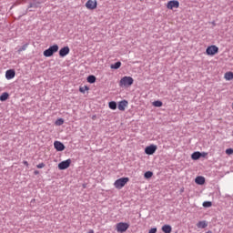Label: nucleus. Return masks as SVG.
<instances>
[{"label": "nucleus", "instance_id": "obj_1", "mask_svg": "<svg viewBox=\"0 0 233 233\" xmlns=\"http://www.w3.org/2000/svg\"><path fill=\"white\" fill-rule=\"evenodd\" d=\"M134 82H135V80L131 76H124L121 78V80L119 82V86L128 87V86H131L132 85H134Z\"/></svg>", "mask_w": 233, "mask_h": 233}, {"label": "nucleus", "instance_id": "obj_2", "mask_svg": "<svg viewBox=\"0 0 233 233\" xmlns=\"http://www.w3.org/2000/svg\"><path fill=\"white\" fill-rule=\"evenodd\" d=\"M59 50V46L54 45L49 46L48 49L44 51V56L45 57H51L54 56L55 53H56Z\"/></svg>", "mask_w": 233, "mask_h": 233}, {"label": "nucleus", "instance_id": "obj_3", "mask_svg": "<svg viewBox=\"0 0 233 233\" xmlns=\"http://www.w3.org/2000/svg\"><path fill=\"white\" fill-rule=\"evenodd\" d=\"M128 181V177L118 178L116 181H115L114 186L116 187V189H121L127 184Z\"/></svg>", "mask_w": 233, "mask_h": 233}, {"label": "nucleus", "instance_id": "obj_4", "mask_svg": "<svg viewBox=\"0 0 233 233\" xmlns=\"http://www.w3.org/2000/svg\"><path fill=\"white\" fill-rule=\"evenodd\" d=\"M129 228V224L126 222H119L116 224V232L125 233Z\"/></svg>", "mask_w": 233, "mask_h": 233}, {"label": "nucleus", "instance_id": "obj_5", "mask_svg": "<svg viewBox=\"0 0 233 233\" xmlns=\"http://www.w3.org/2000/svg\"><path fill=\"white\" fill-rule=\"evenodd\" d=\"M157 150V146L156 145H150L148 147H146L145 148V154L147 156H153Z\"/></svg>", "mask_w": 233, "mask_h": 233}, {"label": "nucleus", "instance_id": "obj_6", "mask_svg": "<svg viewBox=\"0 0 233 233\" xmlns=\"http://www.w3.org/2000/svg\"><path fill=\"white\" fill-rule=\"evenodd\" d=\"M72 164L71 158H67V160L61 161L58 164L59 170H66V168L70 167V165Z\"/></svg>", "mask_w": 233, "mask_h": 233}, {"label": "nucleus", "instance_id": "obj_7", "mask_svg": "<svg viewBox=\"0 0 233 233\" xmlns=\"http://www.w3.org/2000/svg\"><path fill=\"white\" fill-rule=\"evenodd\" d=\"M219 52V48L217 46H210L207 48L206 53L208 56H215Z\"/></svg>", "mask_w": 233, "mask_h": 233}, {"label": "nucleus", "instance_id": "obj_8", "mask_svg": "<svg viewBox=\"0 0 233 233\" xmlns=\"http://www.w3.org/2000/svg\"><path fill=\"white\" fill-rule=\"evenodd\" d=\"M54 146L57 152H62L66 149L65 145L61 141H58V140H56L54 142Z\"/></svg>", "mask_w": 233, "mask_h": 233}, {"label": "nucleus", "instance_id": "obj_9", "mask_svg": "<svg viewBox=\"0 0 233 233\" xmlns=\"http://www.w3.org/2000/svg\"><path fill=\"white\" fill-rule=\"evenodd\" d=\"M68 54H70V47L65 46L59 50V56L66 57Z\"/></svg>", "mask_w": 233, "mask_h": 233}, {"label": "nucleus", "instance_id": "obj_10", "mask_svg": "<svg viewBox=\"0 0 233 233\" xmlns=\"http://www.w3.org/2000/svg\"><path fill=\"white\" fill-rule=\"evenodd\" d=\"M167 8L168 9L179 8V2L176 0L169 1L167 5Z\"/></svg>", "mask_w": 233, "mask_h": 233}, {"label": "nucleus", "instance_id": "obj_11", "mask_svg": "<svg viewBox=\"0 0 233 233\" xmlns=\"http://www.w3.org/2000/svg\"><path fill=\"white\" fill-rule=\"evenodd\" d=\"M40 5H41V3L39 1L30 0L27 8H39Z\"/></svg>", "mask_w": 233, "mask_h": 233}, {"label": "nucleus", "instance_id": "obj_12", "mask_svg": "<svg viewBox=\"0 0 233 233\" xmlns=\"http://www.w3.org/2000/svg\"><path fill=\"white\" fill-rule=\"evenodd\" d=\"M86 8L93 10L96 9L97 6V3L96 1H93V0H88L87 3L86 4Z\"/></svg>", "mask_w": 233, "mask_h": 233}, {"label": "nucleus", "instance_id": "obj_13", "mask_svg": "<svg viewBox=\"0 0 233 233\" xmlns=\"http://www.w3.org/2000/svg\"><path fill=\"white\" fill-rule=\"evenodd\" d=\"M15 76V70L9 69V70L5 71V78H6L7 80H11V79H13Z\"/></svg>", "mask_w": 233, "mask_h": 233}, {"label": "nucleus", "instance_id": "obj_14", "mask_svg": "<svg viewBox=\"0 0 233 233\" xmlns=\"http://www.w3.org/2000/svg\"><path fill=\"white\" fill-rule=\"evenodd\" d=\"M127 106H128V101L127 100H121L118 103V109L120 111H125Z\"/></svg>", "mask_w": 233, "mask_h": 233}, {"label": "nucleus", "instance_id": "obj_15", "mask_svg": "<svg viewBox=\"0 0 233 233\" xmlns=\"http://www.w3.org/2000/svg\"><path fill=\"white\" fill-rule=\"evenodd\" d=\"M202 156L203 154L201 152L195 151L193 154H191V159L198 161Z\"/></svg>", "mask_w": 233, "mask_h": 233}, {"label": "nucleus", "instance_id": "obj_16", "mask_svg": "<svg viewBox=\"0 0 233 233\" xmlns=\"http://www.w3.org/2000/svg\"><path fill=\"white\" fill-rule=\"evenodd\" d=\"M205 181H206L205 177L201 176L197 177L195 179V182L197 185H204Z\"/></svg>", "mask_w": 233, "mask_h": 233}, {"label": "nucleus", "instance_id": "obj_17", "mask_svg": "<svg viewBox=\"0 0 233 233\" xmlns=\"http://www.w3.org/2000/svg\"><path fill=\"white\" fill-rule=\"evenodd\" d=\"M162 231L165 233H171L172 232V228L169 225H164L162 227Z\"/></svg>", "mask_w": 233, "mask_h": 233}, {"label": "nucleus", "instance_id": "obj_18", "mask_svg": "<svg viewBox=\"0 0 233 233\" xmlns=\"http://www.w3.org/2000/svg\"><path fill=\"white\" fill-rule=\"evenodd\" d=\"M225 78L228 81H231L233 79V72L232 71L226 72Z\"/></svg>", "mask_w": 233, "mask_h": 233}, {"label": "nucleus", "instance_id": "obj_19", "mask_svg": "<svg viewBox=\"0 0 233 233\" xmlns=\"http://www.w3.org/2000/svg\"><path fill=\"white\" fill-rule=\"evenodd\" d=\"M8 97H9V93L8 92H4L2 94V96H0V101L5 102L8 99Z\"/></svg>", "mask_w": 233, "mask_h": 233}, {"label": "nucleus", "instance_id": "obj_20", "mask_svg": "<svg viewBox=\"0 0 233 233\" xmlns=\"http://www.w3.org/2000/svg\"><path fill=\"white\" fill-rule=\"evenodd\" d=\"M96 81V77L94 75L88 76V77H87V82H88L89 84H95Z\"/></svg>", "mask_w": 233, "mask_h": 233}, {"label": "nucleus", "instance_id": "obj_21", "mask_svg": "<svg viewBox=\"0 0 233 233\" xmlns=\"http://www.w3.org/2000/svg\"><path fill=\"white\" fill-rule=\"evenodd\" d=\"M207 226H208V224H207L206 221H199L198 224H197V227L198 228H206Z\"/></svg>", "mask_w": 233, "mask_h": 233}, {"label": "nucleus", "instance_id": "obj_22", "mask_svg": "<svg viewBox=\"0 0 233 233\" xmlns=\"http://www.w3.org/2000/svg\"><path fill=\"white\" fill-rule=\"evenodd\" d=\"M109 108L112 110H116L117 108V105L116 101H110L109 102Z\"/></svg>", "mask_w": 233, "mask_h": 233}, {"label": "nucleus", "instance_id": "obj_23", "mask_svg": "<svg viewBox=\"0 0 233 233\" xmlns=\"http://www.w3.org/2000/svg\"><path fill=\"white\" fill-rule=\"evenodd\" d=\"M121 66V62H116L110 66V68L112 69H118Z\"/></svg>", "mask_w": 233, "mask_h": 233}, {"label": "nucleus", "instance_id": "obj_24", "mask_svg": "<svg viewBox=\"0 0 233 233\" xmlns=\"http://www.w3.org/2000/svg\"><path fill=\"white\" fill-rule=\"evenodd\" d=\"M153 106H155L156 107L163 106V102L161 100H156L153 102Z\"/></svg>", "mask_w": 233, "mask_h": 233}, {"label": "nucleus", "instance_id": "obj_25", "mask_svg": "<svg viewBox=\"0 0 233 233\" xmlns=\"http://www.w3.org/2000/svg\"><path fill=\"white\" fill-rule=\"evenodd\" d=\"M152 176H153V172H152V171H147V172H145V174H144V177H145L146 179L151 178Z\"/></svg>", "mask_w": 233, "mask_h": 233}, {"label": "nucleus", "instance_id": "obj_26", "mask_svg": "<svg viewBox=\"0 0 233 233\" xmlns=\"http://www.w3.org/2000/svg\"><path fill=\"white\" fill-rule=\"evenodd\" d=\"M88 90H89V87L87 86H84L79 87V92L82 93V94H85L86 91H88Z\"/></svg>", "mask_w": 233, "mask_h": 233}, {"label": "nucleus", "instance_id": "obj_27", "mask_svg": "<svg viewBox=\"0 0 233 233\" xmlns=\"http://www.w3.org/2000/svg\"><path fill=\"white\" fill-rule=\"evenodd\" d=\"M64 123H65V120L62 119V118H59V119H57V120L56 121V125L57 127L63 126Z\"/></svg>", "mask_w": 233, "mask_h": 233}, {"label": "nucleus", "instance_id": "obj_28", "mask_svg": "<svg viewBox=\"0 0 233 233\" xmlns=\"http://www.w3.org/2000/svg\"><path fill=\"white\" fill-rule=\"evenodd\" d=\"M26 48H28V44L23 45L22 47L18 49V53L25 51Z\"/></svg>", "mask_w": 233, "mask_h": 233}, {"label": "nucleus", "instance_id": "obj_29", "mask_svg": "<svg viewBox=\"0 0 233 233\" xmlns=\"http://www.w3.org/2000/svg\"><path fill=\"white\" fill-rule=\"evenodd\" d=\"M203 207L204 208H210V207H212V202L211 201H205L203 203Z\"/></svg>", "mask_w": 233, "mask_h": 233}, {"label": "nucleus", "instance_id": "obj_30", "mask_svg": "<svg viewBox=\"0 0 233 233\" xmlns=\"http://www.w3.org/2000/svg\"><path fill=\"white\" fill-rule=\"evenodd\" d=\"M226 153H227V155H232L233 149L232 148L226 149Z\"/></svg>", "mask_w": 233, "mask_h": 233}, {"label": "nucleus", "instance_id": "obj_31", "mask_svg": "<svg viewBox=\"0 0 233 233\" xmlns=\"http://www.w3.org/2000/svg\"><path fill=\"white\" fill-rule=\"evenodd\" d=\"M149 233H157V228H151Z\"/></svg>", "mask_w": 233, "mask_h": 233}, {"label": "nucleus", "instance_id": "obj_32", "mask_svg": "<svg viewBox=\"0 0 233 233\" xmlns=\"http://www.w3.org/2000/svg\"><path fill=\"white\" fill-rule=\"evenodd\" d=\"M45 163H39L37 166H36V167L37 168H39V169H41V168H43V167H45Z\"/></svg>", "mask_w": 233, "mask_h": 233}, {"label": "nucleus", "instance_id": "obj_33", "mask_svg": "<svg viewBox=\"0 0 233 233\" xmlns=\"http://www.w3.org/2000/svg\"><path fill=\"white\" fill-rule=\"evenodd\" d=\"M23 164L25 165L26 167H29V163H28V161H26V160H25V161L23 162Z\"/></svg>", "mask_w": 233, "mask_h": 233}, {"label": "nucleus", "instance_id": "obj_34", "mask_svg": "<svg viewBox=\"0 0 233 233\" xmlns=\"http://www.w3.org/2000/svg\"><path fill=\"white\" fill-rule=\"evenodd\" d=\"M200 154H202V157H204L208 155L206 152H202Z\"/></svg>", "mask_w": 233, "mask_h": 233}, {"label": "nucleus", "instance_id": "obj_35", "mask_svg": "<svg viewBox=\"0 0 233 233\" xmlns=\"http://www.w3.org/2000/svg\"><path fill=\"white\" fill-rule=\"evenodd\" d=\"M37 174H39L38 170H35V176H37Z\"/></svg>", "mask_w": 233, "mask_h": 233}, {"label": "nucleus", "instance_id": "obj_36", "mask_svg": "<svg viewBox=\"0 0 233 233\" xmlns=\"http://www.w3.org/2000/svg\"><path fill=\"white\" fill-rule=\"evenodd\" d=\"M232 109H233V103H232Z\"/></svg>", "mask_w": 233, "mask_h": 233}]
</instances>
